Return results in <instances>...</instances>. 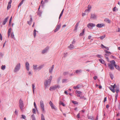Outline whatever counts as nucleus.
<instances>
[{"label":"nucleus","mask_w":120,"mask_h":120,"mask_svg":"<svg viewBox=\"0 0 120 120\" xmlns=\"http://www.w3.org/2000/svg\"><path fill=\"white\" fill-rule=\"evenodd\" d=\"M88 119L92 120H93L94 119V117L93 116H88Z\"/></svg>","instance_id":"nucleus-26"},{"label":"nucleus","mask_w":120,"mask_h":120,"mask_svg":"<svg viewBox=\"0 0 120 120\" xmlns=\"http://www.w3.org/2000/svg\"><path fill=\"white\" fill-rule=\"evenodd\" d=\"M12 1L11 0H10V1L8 3L7 8H11V4L12 2Z\"/></svg>","instance_id":"nucleus-21"},{"label":"nucleus","mask_w":120,"mask_h":120,"mask_svg":"<svg viewBox=\"0 0 120 120\" xmlns=\"http://www.w3.org/2000/svg\"><path fill=\"white\" fill-rule=\"evenodd\" d=\"M97 78L98 77L97 76H94L93 78L95 80H96Z\"/></svg>","instance_id":"nucleus-62"},{"label":"nucleus","mask_w":120,"mask_h":120,"mask_svg":"<svg viewBox=\"0 0 120 120\" xmlns=\"http://www.w3.org/2000/svg\"><path fill=\"white\" fill-rule=\"evenodd\" d=\"M108 66L109 68L111 70H113L114 69L113 65H112V64H111L110 63L108 64Z\"/></svg>","instance_id":"nucleus-15"},{"label":"nucleus","mask_w":120,"mask_h":120,"mask_svg":"<svg viewBox=\"0 0 120 120\" xmlns=\"http://www.w3.org/2000/svg\"><path fill=\"white\" fill-rule=\"evenodd\" d=\"M82 72V70L80 69L79 70H77L75 72V73H76L77 74H79L81 73Z\"/></svg>","instance_id":"nucleus-18"},{"label":"nucleus","mask_w":120,"mask_h":120,"mask_svg":"<svg viewBox=\"0 0 120 120\" xmlns=\"http://www.w3.org/2000/svg\"><path fill=\"white\" fill-rule=\"evenodd\" d=\"M91 8H88V9L87 10H86L85 11V12L86 13V12H89L90 11V10Z\"/></svg>","instance_id":"nucleus-41"},{"label":"nucleus","mask_w":120,"mask_h":120,"mask_svg":"<svg viewBox=\"0 0 120 120\" xmlns=\"http://www.w3.org/2000/svg\"><path fill=\"white\" fill-rule=\"evenodd\" d=\"M24 0H22L21 3L19 4L18 5V7H19L23 3V1Z\"/></svg>","instance_id":"nucleus-42"},{"label":"nucleus","mask_w":120,"mask_h":120,"mask_svg":"<svg viewBox=\"0 0 120 120\" xmlns=\"http://www.w3.org/2000/svg\"><path fill=\"white\" fill-rule=\"evenodd\" d=\"M79 85H77L76 86H74L73 87V88L74 89H76L77 88L79 89Z\"/></svg>","instance_id":"nucleus-44"},{"label":"nucleus","mask_w":120,"mask_h":120,"mask_svg":"<svg viewBox=\"0 0 120 120\" xmlns=\"http://www.w3.org/2000/svg\"><path fill=\"white\" fill-rule=\"evenodd\" d=\"M60 105H62L63 106H65V104L62 101H60Z\"/></svg>","instance_id":"nucleus-48"},{"label":"nucleus","mask_w":120,"mask_h":120,"mask_svg":"<svg viewBox=\"0 0 120 120\" xmlns=\"http://www.w3.org/2000/svg\"><path fill=\"white\" fill-rule=\"evenodd\" d=\"M6 68V66L5 65H2L1 67V68L3 70H4Z\"/></svg>","instance_id":"nucleus-32"},{"label":"nucleus","mask_w":120,"mask_h":120,"mask_svg":"<svg viewBox=\"0 0 120 120\" xmlns=\"http://www.w3.org/2000/svg\"><path fill=\"white\" fill-rule=\"evenodd\" d=\"M32 88L33 89V91L34 94V89H35V85L34 84H32Z\"/></svg>","instance_id":"nucleus-22"},{"label":"nucleus","mask_w":120,"mask_h":120,"mask_svg":"<svg viewBox=\"0 0 120 120\" xmlns=\"http://www.w3.org/2000/svg\"><path fill=\"white\" fill-rule=\"evenodd\" d=\"M104 51L106 53V54H105V55L108 56L110 55L111 54V53L110 52H108L106 50H105Z\"/></svg>","instance_id":"nucleus-20"},{"label":"nucleus","mask_w":120,"mask_h":120,"mask_svg":"<svg viewBox=\"0 0 120 120\" xmlns=\"http://www.w3.org/2000/svg\"><path fill=\"white\" fill-rule=\"evenodd\" d=\"M68 48L71 49H73L74 47V46L71 44H70V45L68 47Z\"/></svg>","instance_id":"nucleus-38"},{"label":"nucleus","mask_w":120,"mask_h":120,"mask_svg":"<svg viewBox=\"0 0 120 120\" xmlns=\"http://www.w3.org/2000/svg\"><path fill=\"white\" fill-rule=\"evenodd\" d=\"M77 117L78 118H80V115H79V114L78 113L77 114Z\"/></svg>","instance_id":"nucleus-61"},{"label":"nucleus","mask_w":120,"mask_h":120,"mask_svg":"<svg viewBox=\"0 0 120 120\" xmlns=\"http://www.w3.org/2000/svg\"><path fill=\"white\" fill-rule=\"evenodd\" d=\"M116 86V84H114L113 86L112 85L111 86L109 87V89L113 93H115V88Z\"/></svg>","instance_id":"nucleus-7"},{"label":"nucleus","mask_w":120,"mask_h":120,"mask_svg":"<svg viewBox=\"0 0 120 120\" xmlns=\"http://www.w3.org/2000/svg\"><path fill=\"white\" fill-rule=\"evenodd\" d=\"M96 56L98 58H101V57L102 56L101 55H96Z\"/></svg>","instance_id":"nucleus-50"},{"label":"nucleus","mask_w":120,"mask_h":120,"mask_svg":"<svg viewBox=\"0 0 120 120\" xmlns=\"http://www.w3.org/2000/svg\"><path fill=\"white\" fill-rule=\"evenodd\" d=\"M49 49V46L45 48L44 49L42 52V53L44 54L45 53H47Z\"/></svg>","instance_id":"nucleus-8"},{"label":"nucleus","mask_w":120,"mask_h":120,"mask_svg":"<svg viewBox=\"0 0 120 120\" xmlns=\"http://www.w3.org/2000/svg\"><path fill=\"white\" fill-rule=\"evenodd\" d=\"M109 75L111 79H112L113 78V74L111 73L110 72L109 73Z\"/></svg>","instance_id":"nucleus-35"},{"label":"nucleus","mask_w":120,"mask_h":120,"mask_svg":"<svg viewBox=\"0 0 120 120\" xmlns=\"http://www.w3.org/2000/svg\"><path fill=\"white\" fill-rule=\"evenodd\" d=\"M12 19V17L11 16V18H10V20H9V23H11V21Z\"/></svg>","instance_id":"nucleus-60"},{"label":"nucleus","mask_w":120,"mask_h":120,"mask_svg":"<svg viewBox=\"0 0 120 120\" xmlns=\"http://www.w3.org/2000/svg\"><path fill=\"white\" fill-rule=\"evenodd\" d=\"M41 120H45V117L43 114H41Z\"/></svg>","instance_id":"nucleus-40"},{"label":"nucleus","mask_w":120,"mask_h":120,"mask_svg":"<svg viewBox=\"0 0 120 120\" xmlns=\"http://www.w3.org/2000/svg\"><path fill=\"white\" fill-rule=\"evenodd\" d=\"M105 21L107 23H110L111 22L108 19L106 18L105 19Z\"/></svg>","instance_id":"nucleus-24"},{"label":"nucleus","mask_w":120,"mask_h":120,"mask_svg":"<svg viewBox=\"0 0 120 120\" xmlns=\"http://www.w3.org/2000/svg\"><path fill=\"white\" fill-rule=\"evenodd\" d=\"M11 31V29L10 27L8 31V33H10Z\"/></svg>","instance_id":"nucleus-49"},{"label":"nucleus","mask_w":120,"mask_h":120,"mask_svg":"<svg viewBox=\"0 0 120 120\" xmlns=\"http://www.w3.org/2000/svg\"><path fill=\"white\" fill-rule=\"evenodd\" d=\"M64 10V9H63V10H62V11H61V13H60V16L59 17V19H60V17H61V16L63 14V13Z\"/></svg>","instance_id":"nucleus-31"},{"label":"nucleus","mask_w":120,"mask_h":120,"mask_svg":"<svg viewBox=\"0 0 120 120\" xmlns=\"http://www.w3.org/2000/svg\"><path fill=\"white\" fill-rule=\"evenodd\" d=\"M32 112L33 113H35V110L34 109H33Z\"/></svg>","instance_id":"nucleus-59"},{"label":"nucleus","mask_w":120,"mask_h":120,"mask_svg":"<svg viewBox=\"0 0 120 120\" xmlns=\"http://www.w3.org/2000/svg\"><path fill=\"white\" fill-rule=\"evenodd\" d=\"M43 67L44 65H41L38 67L37 68V69H38L39 70H40Z\"/></svg>","instance_id":"nucleus-29"},{"label":"nucleus","mask_w":120,"mask_h":120,"mask_svg":"<svg viewBox=\"0 0 120 120\" xmlns=\"http://www.w3.org/2000/svg\"><path fill=\"white\" fill-rule=\"evenodd\" d=\"M34 105L35 108L36 109H37V106L36 105L35 102H34Z\"/></svg>","instance_id":"nucleus-55"},{"label":"nucleus","mask_w":120,"mask_h":120,"mask_svg":"<svg viewBox=\"0 0 120 120\" xmlns=\"http://www.w3.org/2000/svg\"><path fill=\"white\" fill-rule=\"evenodd\" d=\"M21 118L22 119H25L26 118V116L23 115H21Z\"/></svg>","instance_id":"nucleus-43"},{"label":"nucleus","mask_w":120,"mask_h":120,"mask_svg":"<svg viewBox=\"0 0 120 120\" xmlns=\"http://www.w3.org/2000/svg\"><path fill=\"white\" fill-rule=\"evenodd\" d=\"M80 99H83L84 100H86V98L85 97H84V96H81L80 97Z\"/></svg>","instance_id":"nucleus-51"},{"label":"nucleus","mask_w":120,"mask_h":120,"mask_svg":"<svg viewBox=\"0 0 120 120\" xmlns=\"http://www.w3.org/2000/svg\"><path fill=\"white\" fill-rule=\"evenodd\" d=\"M68 74V72H67L65 71L63 72V74L64 75H65Z\"/></svg>","instance_id":"nucleus-47"},{"label":"nucleus","mask_w":120,"mask_h":120,"mask_svg":"<svg viewBox=\"0 0 120 120\" xmlns=\"http://www.w3.org/2000/svg\"><path fill=\"white\" fill-rule=\"evenodd\" d=\"M25 66L26 70L27 71H29L30 69V65L29 63L28 62H26Z\"/></svg>","instance_id":"nucleus-10"},{"label":"nucleus","mask_w":120,"mask_h":120,"mask_svg":"<svg viewBox=\"0 0 120 120\" xmlns=\"http://www.w3.org/2000/svg\"><path fill=\"white\" fill-rule=\"evenodd\" d=\"M84 29L83 30L82 32L81 33L79 34L80 36H82L83 35L84 33Z\"/></svg>","instance_id":"nucleus-30"},{"label":"nucleus","mask_w":120,"mask_h":120,"mask_svg":"<svg viewBox=\"0 0 120 120\" xmlns=\"http://www.w3.org/2000/svg\"><path fill=\"white\" fill-rule=\"evenodd\" d=\"M82 16H83L86 15V14L84 13H82Z\"/></svg>","instance_id":"nucleus-64"},{"label":"nucleus","mask_w":120,"mask_h":120,"mask_svg":"<svg viewBox=\"0 0 120 120\" xmlns=\"http://www.w3.org/2000/svg\"><path fill=\"white\" fill-rule=\"evenodd\" d=\"M67 53H64V57H65L67 56Z\"/></svg>","instance_id":"nucleus-57"},{"label":"nucleus","mask_w":120,"mask_h":120,"mask_svg":"<svg viewBox=\"0 0 120 120\" xmlns=\"http://www.w3.org/2000/svg\"><path fill=\"white\" fill-rule=\"evenodd\" d=\"M54 68V65H53L52 67L49 69V72L50 73H52Z\"/></svg>","instance_id":"nucleus-19"},{"label":"nucleus","mask_w":120,"mask_h":120,"mask_svg":"<svg viewBox=\"0 0 120 120\" xmlns=\"http://www.w3.org/2000/svg\"><path fill=\"white\" fill-rule=\"evenodd\" d=\"M106 97H105L104 98V101L105 102L106 101Z\"/></svg>","instance_id":"nucleus-63"},{"label":"nucleus","mask_w":120,"mask_h":120,"mask_svg":"<svg viewBox=\"0 0 120 120\" xmlns=\"http://www.w3.org/2000/svg\"><path fill=\"white\" fill-rule=\"evenodd\" d=\"M105 37V35H104L99 37V38H100L101 40H102Z\"/></svg>","instance_id":"nucleus-36"},{"label":"nucleus","mask_w":120,"mask_h":120,"mask_svg":"<svg viewBox=\"0 0 120 120\" xmlns=\"http://www.w3.org/2000/svg\"><path fill=\"white\" fill-rule=\"evenodd\" d=\"M114 66L115 67V68L118 70L120 67L118 65H116V64H115Z\"/></svg>","instance_id":"nucleus-45"},{"label":"nucleus","mask_w":120,"mask_h":120,"mask_svg":"<svg viewBox=\"0 0 120 120\" xmlns=\"http://www.w3.org/2000/svg\"><path fill=\"white\" fill-rule=\"evenodd\" d=\"M116 8H113V11H117L118 10V9H116Z\"/></svg>","instance_id":"nucleus-54"},{"label":"nucleus","mask_w":120,"mask_h":120,"mask_svg":"<svg viewBox=\"0 0 120 120\" xmlns=\"http://www.w3.org/2000/svg\"><path fill=\"white\" fill-rule=\"evenodd\" d=\"M19 107L22 111H23V109L24 108V105L23 101L21 99H20L19 102Z\"/></svg>","instance_id":"nucleus-3"},{"label":"nucleus","mask_w":120,"mask_h":120,"mask_svg":"<svg viewBox=\"0 0 120 120\" xmlns=\"http://www.w3.org/2000/svg\"><path fill=\"white\" fill-rule=\"evenodd\" d=\"M40 9V8H38V14L39 16H41L42 14V12L41 11L39 10Z\"/></svg>","instance_id":"nucleus-25"},{"label":"nucleus","mask_w":120,"mask_h":120,"mask_svg":"<svg viewBox=\"0 0 120 120\" xmlns=\"http://www.w3.org/2000/svg\"><path fill=\"white\" fill-rule=\"evenodd\" d=\"M110 62L111 64H112L113 66H114L116 64L114 60L111 61H110Z\"/></svg>","instance_id":"nucleus-23"},{"label":"nucleus","mask_w":120,"mask_h":120,"mask_svg":"<svg viewBox=\"0 0 120 120\" xmlns=\"http://www.w3.org/2000/svg\"><path fill=\"white\" fill-rule=\"evenodd\" d=\"M99 60L100 62L101 63L104 64L105 63V61L104 60L102 59H99Z\"/></svg>","instance_id":"nucleus-39"},{"label":"nucleus","mask_w":120,"mask_h":120,"mask_svg":"<svg viewBox=\"0 0 120 120\" xmlns=\"http://www.w3.org/2000/svg\"><path fill=\"white\" fill-rule=\"evenodd\" d=\"M0 39L1 40L2 39V37L1 34L0 33Z\"/></svg>","instance_id":"nucleus-58"},{"label":"nucleus","mask_w":120,"mask_h":120,"mask_svg":"<svg viewBox=\"0 0 120 120\" xmlns=\"http://www.w3.org/2000/svg\"><path fill=\"white\" fill-rule=\"evenodd\" d=\"M28 74L29 75H32V73L31 71H29L28 72Z\"/></svg>","instance_id":"nucleus-52"},{"label":"nucleus","mask_w":120,"mask_h":120,"mask_svg":"<svg viewBox=\"0 0 120 120\" xmlns=\"http://www.w3.org/2000/svg\"><path fill=\"white\" fill-rule=\"evenodd\" d=\"M9 17L8 16L7 17H6L4 20L3 23L2 24L3 25H5L6 22H7V21L8 19V18Z\"/></svg>","instance_id":"nucleus-16"},{"label":"nucleus","mask_w":120,"mask_h":120,"mask_svg":"<svg viewBox=\"0 0 120 120\" xmlns=\"http://www.w3.org/2000/svg\"><path fill=\"white\" fill-rule=\"evenodd\" d=\"M61 26V24H60L59 25H57L56 27V28L55 29L54 31L55 32H56L58 31L59 29Z\"/></svg>","instance_id":"nucleus-14"},{"label":"nucleus","mask_w":120,"mask_h":120,"mask_svg":"<svg viewBox=\"0 0 120 120\" xmlns=\"http://www.w3.org/2000/svg\"><path fill=\"white\" fill-rule=\"evenodd\" d=\"M21 68V64L19 63L17 64L13 70L14 73H16L19 71L20 70Z\"/></svg>","instance_id":"nucleus-4"},{"label":"nucleus","mask_w":120,"mask_h":120,"mask_svg":"<svg viewBox=\"0 0 120 120\" xmlns=\"http://www.w3.org/2000/svg\"><path fill=\"white\" fill-rule=\"evenodd\" d=\"M36 32H38V31H37L35 29H34L33 31V34L35 38L36 36Z\"/></svg>","instance_id":"nucleus-28"},{"label":"nucleus","mask_w":120,"mask_h":120,"mask_svg":"<svg viewBox=\"0 0 120 120\" xmlns=\"http://www.w3.org/2000/svg\"><path fill=\"white\" fill-rule=\"evenodd\" d=\"M30 19L29 21H27V23L29 25H30L31 24L32 21V16L31 15L30 16Z\"/></svg>","instance_id":"nucleus-12"},{"label":"nucleus","mask_w":120,"mask_h":120,"mask_svg":"<svg viewBox=\"0 0 120 120\" xmlns=\"http://www.w3.org/2000/svg\"><path fill=\"white\" fill-rule=\"evenodd\" d=\"M31 116L32 118V120H36L35 116L34 114H33Z\"/></svg>","instance_id":"nucleus-37"},{"label":"nucleus","mask_w":120,"mask_h":120,"mask_svg":"<svg viewBox=\"0 0 120 120\" xmlns=\"http://www.w3.org/2000/svg\"><path fill=\"white\" fill-rule=\"evenodd\" d=\"M95 26V24L93 23H88L87 26V27L89 28H93Z\"/></svg>","instance_id":"nucleus-9"},{"label":"nucleus","mask_w":120,"mask_h":120,"mask_svg":"<svg viewBox=\"0 0 120 120\" xmlns=\"http://www.w3.org/2000/svg\"><path fill=\"white\" fill-rule=\"evenodd\" d=\"M116 91V93L118 94L119 92V87L118 86H116L115 87Z\"/></svg>","instance_id":"nucleus-17"},{"label":"nucleus","mask_w":120,"mask_h":120,"mask_svg":"<svg viewBox=\"0 0 120 120\" xmlns=\"http://www.w3.org/2000/svg\"><path fill=\"white\" fill-rule=\"evenodd\" d=\"M76 93H78L79 94H80L81 93H82V92L80 91H76Z\"/></svg>","instance_id":"nucleus-53"},{"label":"nucleus","mask_w":120,"mask_h":120,"mask_svg":"<svg viewBox=\"0 0 120 120\" xmlns=\"http://www.w3.org/2000/svg\"><path fill=\"white\" fill-rule=\"evenodd\" d=\"M105 25L103 23H99L96 25V26L98 28H101L105 26Z\"/></svg>","instance_id":"nucleus-13"},{"label":"nucleus","mask_w":120,"mask_h":120,"mask_svg":"<svg viewBox=\"0 0 120 120\" xmlns=\"http://www.w3.org/2000/svg\"><path fill=\"white\" fill-rule=\"evenodd\" d=\"M40 108L42 112L43 113H45L46 111L45 109L44 102L43 101L41 100L40 101Z\"/></svg>","instance_id":"nucleus-2"},{"label":"nucleus","mask_w":120,"mask_h":120,"mask_svg":"<svg viewBox=\"0 0 120 120\" xmlns=\"http://www.w3.org/2000/svg\"><path fill=\"white\" fill-rule=\"evenodd\" d=\"M60 87V86L58 85H55L54 86L50 87L49 90L50 91H52L53 90H55L57 88H59Z\"/></svg>","instance_id":"nucleus-6"},{"label":"nucleus","mask_w":120,"mask_h":120,"mask_svg":"<svg viewBox=\"0 0 120 120\" xmlns=\"http://www.w3.org/2000/svg\"><path fill=\"white\" fill-rule=\"evenodd\" d=\"M33 68L34 70H37V65H33Z\"/></svg>","instance_id":"nucleus-34"},{"label":"nucleus","mask_w":120,"mask_h":120,"mask_svg":"<svg viewBox=\"0 0 120 120\" xmlns=\"http://www.w3.org/2000/svg\"><path fill=\"white\" fill-rule=\"evenodd\" d=\"M52 76H50L49 78V79L48 80H45L44 83V85L45 88L46 89L48 86L49 85L51 82L52 79Z\"/></svg>","instance_id":"nucleus-1"},{"label":"nucleus","mask_w":120,"mask_h":120,"mask_svg":"<svg viewBox=\"0 0 120 120\" xmlns=\"http://www.w3.org/2000/svg\"><path fill=\"white\" fill-rule=\"evenodd\" d=\"M72 102L73 104H76L77 103V102L75 101H72Z\"/></svg>","instance_id":"nucleus-56"},{"label":"nucleus","mask_w":120,"mask_h":120,"mask_svg":"<svg viewBox=\"0 0 120 120\" xmlns=\"http://www.w3.org/2000/svg\"><path fill=\"white\" fill-rule=\"evenodd\" d=\"M49 104L51 106L52 109H53L55 110H56L57 109L56 107L52 102L51 101H50L49 102Z\"/></svg>","instance_id":"nucleus-5"},{"label":"nucleus","mask_w":120,"mask_h":120,"mask_svg":"<svg viewBox=\"0 0 120 120\" xmlns=\"http://www.w3.org/2000/svg\"><path fill=\"white\" fill-rule=\"evenodd\" d=\"M79 22H78L77 23L76 25L75 26V30H77L78 26L79 25Z\"/></svg>","instance_id":"nucleus-27"},{"label":"nucleus","mask_w":120,"mask_h":120,"mask_svg":"<svg viewBox=\"0 0 120 120\" xmlns=\"http://www.w3.org/2000/svg\"><path fill=\"white\" fill-rule=\"evenodd\" d=\"M67 79H63L62 80V82L63 83H65V82H66V81H67Z\"/></svg>","instance_id":"nucleus-46"},{"label":"nucleus","mask_w":120,"mask_h":120,"mask_svg":"<svg viewBox=\"0 0 120 120\" xmlns=\"http://www.w3.org/2000/svg\"><path fill=\"white\" fill-rule=\"evenodd\" d=\"M97 18V15L94 14H91L90 19H95Z\"/></svg>","instance_id":"nucleus-11"},{"label":"nucleus","mask_w":120,"mask_h":120,"mask_svg":"<svg viewBox=\"0 0 120 120\" xmlns=\"http://www.w3.org/2000/svg\"><path fill=\"white\" fill-rule=\"evenodd\" d=\"M11 38L15 39V37H14V34L13 32H12L11 34Z\"/></svg>","instance_id":"nucleus-33"}]
</instances>
